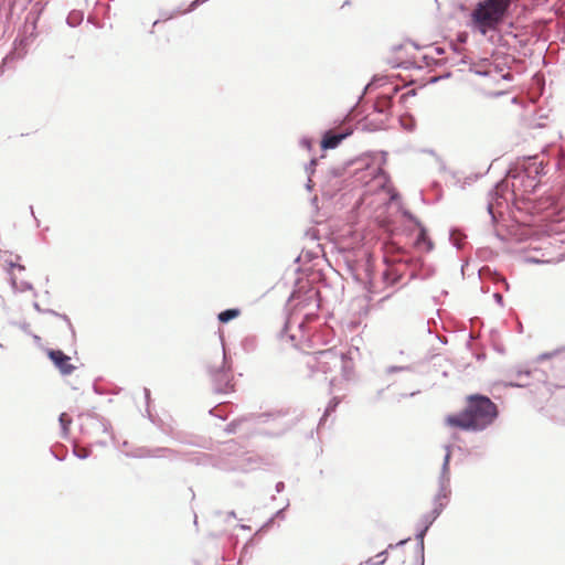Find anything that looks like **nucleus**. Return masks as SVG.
I'll return each mask as SVG.
<instances>
[{
	"instance_id": "f257e3e1",
	"label": "nucleus",
	"mask_w": 565,
	"mask_h": 565,
	"mask_svg": "<svg viewBox=\"0 0 565 565\" xmlns=\"http://www.w3.org/2000/svg\"><path fill=\"white\" fill-rule=\"evenodd\" d=\"M498 406L486 395L468 396L466 408L459 414L448 415L446 423L467 431H482L498 417Z\"/></svg>"
},
{
	"instance_id": "f03ea898",
	"label": "nucleus",
	"mask_w": 565,
	"mask_h": 565,
	"mask_svg": "<svg viewBox=\"0 0 565 565\" xmlns=\"http://www.w3.org/2000/svg\"><path fill=\"white\" fill-rule=\"evenodd\" d=\"M545 173L544 162L537 157H529L511 166L507 177L511 179L509 189L511 188L513 198H524L534 193L540 184V177Z\"/></svg>"
},
{
	"instance_id": "7ed1b4c3",
	"label": "nucleus",
	"mask_w": 565,
	"mask_h": 565,
	"mask_svg": "<svg viewBox=\"0 0 565 565\" xmlns=\"http://www.w3.org/2000/svg\"><path fill=\"white\" fill-rule=\"evenodd\" d=\"M513 0H481L470 13L469 26L482 35L495 31L507 19Z\"/></svg>"
},
{
	"instance_id": "20e7f679",
	"label": "nucleus",
	"mask_w": 565,
	"mask_h": 565,
	"mask_svg": "<svg viewBox=\"0 0 565 565\" xmlns=\"http://www.w3.org/2000/svg\"><path fill=\"white\" fill-rule=\"evenodd\" d=\"M308 365L312 371L329 374L337 369L345 370V353L338 351L335 347L317 351L308 361Z\"/></svg>"
},
{
	"instance_id": "39448f33",
	"label": "nucleus",
	"mask_w": 565,
	"mask_h": 565,
	"mask_svg": "<svg viewBox=\"0 0 565 565\" xmlns=\"http://www.w3.org/2000/svg\"><path fill=\"white\" fill-rule=\"evenodd\" d=\"M38 21L36 15L34 17H25L24 24L22 30L20 31L19 38L14 41L13 51L6 56L3 62H6L10 57L22 58L26 53V47L34 42L38 36Z\"/></svg>"
},
{
	"instance_id": "423d86ee",
	"label": "nucleus",
	"mask_w": 565,
	"mask_h": 565,
	"mask_svg": "<svg viewBox=\"0 0 565 565\" xmlns=\"http://www.w3.org/2000/svg\"><path fill=\"white\" fill-rule=\"evenodd\" d=\"M213 391L216 394H228L234 391L233 373L227 362L226 353L223 351L222 365L210 370Z\"/></svg>"
},
{
	"instance_id": "0eeeda50",
	"label": "nucleus",
	"mask_w": 565,
	"mask_h": 565,
	"mask_svg": "<svg viewBox=\"0 0 565 565\" xmlns=\"http://www.w3.org/2000/svg\"><path fill=\"white\" fill-rule=\"evenodd\" d=\"M509 190V181L508 180H501L497 182L494 188L489 192V200L487 204L488 213L490 214L493 222L497 221V215L494 213V209L498 206H501L503 202L507 201L504 198V194Z\"/></svg>"
},
{
	"instance_id": "6e6552de",
	"label": "nucleus",
	"mask_w": 565,
	"mask_h": 565,
	"mask_svg": "<svg viewBox=\"0 0 565 565\" xmlns=\"http://www.w3.org/2000/svg\"><path fill=\"white\" fill-rule=\"evenodd\" d=\"M354 131L352 126L344 127L340 130H326L321 139V148L323 150L335 149L345 138L350 137Z\"/></svg>"
},
{
	"instance_id": "1a4fd4ad",
	"label": "nucleus",
	"mask_w": 565,
	"mask_h": 565,
	"mask_svg": "<svg viewBox=\"0 0 565 565\" xmlns=\"http://www.w3.org/2000/svg\"><path fill=\"white\" fill-rule=\"evenodd\" d=\"M177 451L174 449L168 447H137L130 451L125 452L126 457L135 458V459H145V458H160L164 455L177 456Z\"/></svg>"
},
{
	"instance_id": "9d476101",
	"label": "nucleus",
	"mask_w": 565,
	"mask_h": 565,
	"mask_svg": "<svg viewBox=\"0 0 565 565\" xmlns=\"http://www.w3.org/2000/svg\"><path fill=\"white\" fill-rule=\"evenodd\" d=\"M406 264L411 267V278L426 280L433 277L436 273V268L431 264L425 263L422 258L411 257L406 260Z\"/></svg>"
},
{
	"instance_id": "9b49d317",
	"label": "nucleus",
	"mask_w": 565,
	"mask_h": 565,
	"mask_svg": "<svg viewBox=\"0 0 565 565\" xmlns=\"http://www.w3.org/2000/svg\"><path fill=\"white\" fill-rule=\"evenodd\" d=\"M47 356L62 375H70L74 372L75 366L71 363V358L62 350L50 349Z\"/></svg>"
},
{
	"instance_id": "f8f14e48",
	"label": "nucleus",
	"mask_w": 565,
	"mask_h": 565,
	"mask_svg": "<svg viewBox=\"0 0 565 565\" xmlns=\"http://www.w3.org/2000/svg\"><path fill=\"white\" fill-rule=\"evenodd\" d=\"M392 99L393 96H381L373 105L374 111L388 118Z\"/></svg>"
},
{
	"instance_id": "ddd939ff",
	"label": "nucleus",
	"mask_w": 565,
	"mask_h": 565,
	"mask_svg": "<svg viewBox=\"0 0 565 565\" xmlns=\"http://www.w3.org/2000/svg\"><path fill=\"white\" fill-rule=\"evenodd\" d=\"M285 416H286L285 412L278 411V412H274V413L258 414L256 416H252L250 418H254L256 420V423H258V424H266V423H269L270 420H274V422L279 420Z\"/></svg>"
},
{
	"instance_id": "4468645a",
	"label": "nucleus",
	"mask_w": 565,
	"mask_h": 565,
	"mask_svg": "<svg viewBox=\"0 0 565 565\" xmlns=\"http://www.w3.org/2000/svg\"><path fill=\"white\" fill-rule=\"evenodd\" d=\"M450 494H451L450 489H445L443 491L441 488H438L437 493L433 498V505L441 504L443 509H445L449 502Z\"/></svg>"
},
{
	"instance_id": "2eb2a0df",
	"label": "nucleus",
	"mask_w": 565,
	"mask_h": 565,
	"mask_svg": "<svg viewBox=\"0 0 565 565\" xmlns=\"http://www.w3.org/2000/svg\"><path fill=\"white\" fill-rule=\"evenodd\" d=\"M417 227L419 228V233H418V236L416 238V245L420 246V245L425 244L426 245V250L430 252L433 249V247H434V244L429 239L425 226L422 224V226H417Z\"/></svg>"
},
{
	"instance_id": "dca6fc26",
	"label": "nucleus",
	"mask_w": 565,
	"mask_h": 565,
	"mask_svg": "<svg viewBox=\"0 0 565 565\" xmlns=\"http://www.w3.org/2000/svg\"><path fill=\"white\" fill-rule=\"evenodd\" d=\"M241 313V310L238 308H230L221 311L217 315V319L222 323H227L232 321L233 319L237 318Z\"/></svg>"
},
{
	"instance_id": "f3484780",
	"label": "nucleus",
	"mask_w": 565,
	"mask_h": 565,
	"mask_svg": "<svg viewBox=\"0 0 565 565\" xmlns=\"http://www.w3.org/2000/svg\"><path fill=\"white\" fill-rule=\"evenodd\" d=\"M433 524L429 523L428 520H424L422 518H419V520L417 521L416 523V534H415V539H422V540H425V536L429 530V527L431 526Z\"/></svg>"
},
{
	"instance_id": "a211bd4d",
	"label": "nucleus",
	"mask_w": 565,
	"mask_h": 565,
	"mask_svg": "<svg viewBox=\"0 0 565 565\" xmlns=\"http://www.w3.org/2000/svg\"><path fill=\"white\" fill-rule=\"evenodd\" d=\"M173 438L181 443V444H186V445H191V446H195V447H202L204 448L205 447V440H203L202 438H193V439H188L185 438L184 436H182L180 433L175 434L173 436Z\"/></svg>"
},
{
	"instance_id": "6ab92c4d",
	"label": "nucleus",
	"mask_w": 565,
	"mask_h": 565,
	"mask_svg": "<svg viewBox=\"0 0 565 565\" xmlns=\"http://www.w3.org/2000/svg\"><path fill=\"white\" fill-rule=\"evenodd\" d=\"M295 425H296V422L285 423L281 426H279V429H277V430H274V431L263 430L262 434L265 436H269V437H280L284 434H286L288 430H290Z\"/></svg>"
},
{
	"instance_id": "aec40b11",
	"label": "nucleus",
	"mask_w": 565,
	"mask_h": 565,
	"mask_svg": "<svg viewBox=\"0 0 565 565\" xmlns=\"http://www.w3.org/2000/svg\"><path fill=\"white\" fill-rule=\"evenodd\" d=\"M84 19V14L82 11L73 10L68 13L66 18V23L71 28H75L82 23Z\"/></svg>"
},
{
	"instance_id": "412c9836",
	"label": "nucleus",
	"mask_w": 565,
	"mask_h": 565,
	"mask_svg": "<svg viewBox=\"0 0 565 565\" xmlns=\"http://www.w3.org/2000/svg\"><path fill=\"white\" fill-rule=\"evenodd\" d=\"M339 403H340V401H339V398H337V397H333V398L329 402L328 406H327V407H326V409H324V413H323L322 417L320 418L319 427H321V426H323V425H324V423H326V420H327V417H328L330 414H332V413L337 409V407H338Z\"/></svg>"
},
{
	"instance_id": "4be33fe9",
	"label": "nucleus",
	"mask_w": 565,
	"mask_h": 565,
	"mask_svg": "<svg viewBox=\"0 0 565 565\" xmlns=\"http://www.w3.org/2000/svg\"><path fill=\"white\" fill-rule=\"evenodd\" d=\"M444 511L441 504L433 505V510L423 514L420 518L424 520H428L429 523L434 524V522L439 518L441 512Z\"/></svg>"
},
{
	"instance_id": "5701e85b",
	"label": "nucleus",
	"mask_w": 565,
	"mask_h": 565,
	"mask_svg": "<svg viewBox=\"0 0 565 565\" xmlns=\"http://www.w3.org/2000/svg\"><path fill=\"white\" fill-rule=\"evenodd\" d=\"M438 488L450 489V471L449 469H441L438 477Z\"/></svg>"
},
{
	"instance_id": "b1692460",
	"label": "nucleus",
	"mask_w": 565,
	"mask_h": 565,
	"mask_svg": "<svg viewBox=\"0 0 565 565\" xmlns=\"http://www.w3.org/2000/svg\"><path fill=\"white\" fill-rule=\"evenodd\" d=\"M58 422H60L61 429H62V437L65 438L68 435V427L72 424V418L68 417V415L66 413H62L58 416Z\"/></svg>"
},
{
	"instance_id": "393cba45",
	"label": "nucleus",
	"mask_w": 565,
	"mask_h": 565,
	"mask_svg": "<svg viewBox=\"0 0 565 565\" xmlns=\"http://www.w3.org/2000/svg\"><path fill=\"white\" fill-rule=\"evenodd\" d=\"M225 408H227V405L224 402H221L218 405L210 409V414L217 418L226 419L227 413L225 412Z\"/></svg>"
},
{
	"instance_id": "a878e982",
	"label": "nucleus",
	"mask_w": 565,
	"mask_h": 565,
	"mask_svg": "<svg viewBox=\"0 0 565 565\" xmlns=\"http://www.w3.org/2000/svg\"><path fill=\"white\" fill-rule=\"evenodd\" d=\"M249 419L250 418H248V417H242V418L235 419L226 426L225 431L227 434H235L238 430V427L242 426L244 423H246Z\"/></svg>"
},
{
	"instance_id": "bb28decb",
	"label": "nucleus",
	"mask_w": 565,
	"mask_h": 565,
	"mask_svg": "<svg viewBox=\"0 0 565 565\" xmlns=\"http://www.w3.org/2000/svg\"><path fill=\"white\" fill-rule=\"evenodd\" d=\"M43 313H49V315H52V316H54V317H58V318H61L62 320H64V321L66 322L67 328L70 329V331L72 332V334H73V335L75 334L74 327H73V324H72V322H71V320H70V318H68L66 315H64V313H58V312H56V311H55V310H53V309H44V312H43Z\"/></svg>"
},
{
	"instance_id": "cd10ccee",
	"label": "nucleus",
	"mask_w": 565,
	"mask_h": 565,
	"mask_svg": "<svg viewBox=\"0 0 565 565\" xmlns=\"http://www.w3.org/2000/svg\"><path fill=\"white\" fill-rule=\"evenodd\" d=\"M387 558V550L380 552L375 557L369 558L365 563L367 565H383Z\"/></svg>"
},
{
	"instance_id": "c85d7f7f",
	"label": "nucleus",
	"mask_w": 565,
	"mask_h": 565,
	"mask_svg": "<svg viewBox=\"0 0 565 565\" xmlns=\"http://www.w3.org/2000/svg\"><path fill=\"white\" fill-rule=\"evenodd\" d=\"M44 9V4L41 1H36L33 3L31 10L28 12L26 17L36 15V21H39L40 15Z\"/></svg>"
},
{
	"instance_id": "c756f323",
	"label": "nucleus",
	"mask_w": 565,
	"mask_h": 565,
	"mask_svg": "<svg viewBox=\"0 0 565 565\" xmlns=\"http://www.w3.org/2000/svg\"><path fill=\"white\" fill-rule=\"evenodd\" d=\"M386 81L385 77H376L374 76L373 79L364 87L362 95L360 96L359 100H361L364 96V94L371 89L373 86H380Z\"/></svg>"
},
{
	"instance_id": "7c9ffc66",
	"label": "nucleus",
	"mask_w": 565,
	"mask_h": 565,
	"mask_svg": "<svg viewBox=\"0 0 565 565\" xmlns=\"http://www.w3.org/2000/svg\"><path fill=\"white\" fill-rule=\"evenodd\" d=\"M383 279L390 282L391 285H394L399 280V277L397 275H393L391 270H385L383 273Z\"/></svg>"
},
{
	"instance_id": "2f4dec72",
	"label": "nucleus",
	"mask_w": 565,
	"mask_h": 565,
	"mask_svg": "<svg viewBox=\"0 0 565 565\" xmlns=\"http://www.w3.org/2000/svg\"><path fill=\"white\" fill-rule=\"evenodd\" d=\"M403 216L414 223L416 226H422V222L409 211H404Z\"/></svg>"
},
{
	"instance_id": "473e14b6",
	"label": "nucleus",
	"mask_w": 565,
	"mask_h": 565,
	"mask_svg": "<svg viewBox=\"0 0 565 565\" xmlns=\"http://www.w3.org/2000/svg\"><path fill=\"white\" fill-rule=\"evenodd\" d=\"M446 455L444 457L441 469H449V462L451 458L450 446H446Z\"/></svg>"
},
{
	"instance_id": "72a5a7b5",
	"label": "nucleus",
	"mask_w": 565,
	"mask_h": 565,
	"mask_svg": "<svg viewBox=\"0 0 565 565\" xmlns=\"http://www.w3.org/2000/svg\"><path fill=\"white\" fill-rule=\"evenodd\" d=\"M299 145H300V147H302L307 150H311L313 141H312V139H310L308 137H302L299 141Z\"/></svg>"
},
{
	"instance_id": "f704fd0d",
	"label": "nucleus",
	"mask_w": 565,
	"mask_h": 565,
	"mask_svg": "<svg viewBox=\"0 0 565 565\" xmlns=\"http://www.w3.org/2000/svg\"><path fill=\"white\" fill-rule=\"evenodd\" d=\"M73 452L78 459H86L90 454V451L87 449H78V448H75Z\"/></svg>"
},
{
	"instance_id": "c9c22d12",
	"label": "nucleus",
	"mask_w": 565,
	"mask_h": 565,
	"mask_svg": "<svg viewBox=\"0 0 565 565\" xmlns=\"http://www.w3.org/2000/svg\"><path fill=\"white\" fill-rule=\"evenodd\" d=\"M365 127L370 130H379V129H382L384 127V120H381L380 122L377 124H373L372 121H367L365 124Z\"/></svg>"
},
{
	"instance_id": "e433bc0d",
	"label": "nucleus",
	"mask_w": 565,
	"mask_h": 565,
	"mask_svg": "<svg viewBox=\"0 0 565 565\" xmlns=\"http://www.w3.org/2000/svg\"><path fill=\"white\" fill-rule=\"evenodd\" d=\"M416 540V554H425V542L422 539Z\"/></svg>"
},
{
	"instance_id": "4c0bfd02",
	"label": "nucleus",
	"mask_w": 565,
	"mask_h": 565,
	"mask_svg": "<svg viewBox=\"0 0 565 565\" xmlns=\"http://www.w3.org/2000/svg\"><path fill=\"white\" fill-rule=\"evenodd\" d=\"M406 370H409V366H396V365H391L386 369V373L387 374H392V373H395V372H401V371H406Z\"/></svg>"
},
{
	"instance_id": "58836bf2",
	"label": "nucleus",
	"mask_w": 565,
	"mask_h": 565,
	"mask_svg": "<svg viewBox=\"0 0 565 565\" xmlns=\"http://www.w3.org/2000/svg\"><path fill=\"white\" fill-rule=\"evenodd\" d=\"M318 160L312 158L309 164L306 167V172L308 175H311L315 172V167L317 166Z\"/></svg>"
},
{
	"instance_id": "ea45409f",
	"label": "nucleus",
	"mask_w": 565,
	"mask_h": 565,
	"mask_svg": "<svg viewBox=\"0 0 565 565\" xmlns=\"http://www.w3.org/2000/svg\"><path fill=\"white\" fill-rule=\"evenodd\" d=\"M352 366H351V359H349L347 355H345V370H341L342 371V374L345 379H349V373L351 371Z\"/></svg>"
},
{
	"instance_id": "a19ab883",
	"label": "nucleus",
	"mask_w": 565,
	"mask_h": 565,
	"mask_svg": "<svg viewBox=\"0 0 565 565\" xmlns=\"http://www.w3.org/2000/svg\"><path fill=\"white\" fill-rule=\"evenodd\" d=\"M143 394H145V398H146V402H147V414H148L149 419L152 420L151 414H150V411H149L150 390L145 387L143 388Z\"/></svg>"
},
{
	"instance_id": "79ce46f5",
	"label": "nucleus",
	"mask_w": 565,
	"mask_h": 565,
	"mask_svg": "<svg viewBox=\"0 0 565 565\" xmlns=\"http://www.w3.org/2000/svg\"><path fill=\"white\" fill-rule=\"evenodd\" d=\"M288 328H289V322L287 321V322L285 323L284 329L280 331V334H279V335H280V338H281V339H284L285 337H288V339H289L290 341H294L295 337H294L292 334H287Z\"/></svg>"
},
{
	"instance_id": "37998d69",
	"label": "nucleus",
	"mask_w": 565,
	"mask_h": 565,
	"mask_svg": "<svg viewBox=\"0 0 565 565\" xmlns=\"http://www.w3.org/2000/svg\"><path fill=\"white\" fill-rule=\"evenodd\" d=\"M288 507H289V502H287V504H286L282 509L278 510V511H277L273 516H274L275 519H281V520H284V519H285V511H286V509H287Z\"/></svg>"
},
{
	"instance_id": "c03bdc74",
	"label": "nucleus",
	"mask_w": 565,
	"mask_h": 565,
	"mask_svg": "<svg viewBox=\"0 0 565 565\" xmlns=\"http://www.w3.org/2000/svg\"><path fill=\"white\" fill-rule=\"evenodd\" d=\"M532 373H539V370H536V369L534 371H531V370H520V371H518L516 376L521 379L524 375L525 376H530Z\"/></svg>"
},
{
	"instance_id": "a18cd8bd",
	"label": "nucleus",
	"mask_w": 565,
	"mask_h": 565,
	"mask_svg": "<svg viewBox=\"0 0 565 565\" xmlns=\"http://www.w3.org/2000/svg\"><path fill=\"white\" fill-rule=\"evenodd\" d=\"M555 354V352H552V353H542L537 356V361H544V360H547L550 358H552L553 355Z\"/></svg>"
},
{
	"instance_id": "49530a36",
	"label": "nucleus",
	"mask_w": 565,
	"mask_h": 565,
	"mask_svg": "<svg viewBox=\"0 0 565 565\" xmlns=\"http://www.w3.org/2000/svg\"><path fill=\"white\" fill-rule=\"evenodd\" d=\"M493 298H494L497 303H499L500 306H503V297H502L501 294L494 292L493 294Z\"/></svg>"
},
{
	"instance_id": "de8ad7c7",
	"label": "nucleus",
	"mask_w": 565,
	"mask_h": 565,
	"mask_svg": "<svg viewBox=\"0 0 565 565\" xmlns=\"http://www.w3.org/2000/svg\"><path fill=\"white\" fill-rule=\"evenodd\" d=\"M416 564L424 565L425 564V554H416Z\"/></svg>"
},
{
	"instance_id": "09e8293b",
	"label": "nucleus",
	"mask_w": 565,
	"mask_h": 565,
	"mask_svg": "<svg viewBox=\"0 0 565 565\" xmlns=\"http://www.w3.org/2000/svg\"><path fill=\"white\" fill-rule=\"evenodd\" d=\"M285 489V483L282 481H278L275 486V490L277 493L282 492Z\"/></svg>"
},
{
	"instance_id": "8fccbe9b",
	"label": "nucleus",
	"mask_w": 565,
	"mask_h": 565,
	"mask_svg": "<svg viewBox=\"0 0 565 565\" xmlns=\"http://www.w3.org/2000/svg\"><path fill=\"white\" fill-rule=\"evenodd\" d=\"M419 393H420V391H419V390H417V391L412 392L411 394H401V395H399V397H398V401H401L402 398H406V397H408V396H409V397H413V396H415V395H417V394H419Z\"/></svg>"
},
{
	"instance_id": "3c124183",
	"label": "nucleus",
	"mask_w": 565,
	"mask_h": 565,
	"mask_svg": "<svg viewBox=\"0 0 565 565\" xmlns=\"http://www.w3.org/2000/svg\"><path fill=\"white\" fill-rule=\"evenodd\" d=\"M9 267L10 268H18L19 270H24V266L23 265H20L18 263H13V262L9 263Z\"/></svg>"
},
{
	"instance_id": "603ef678",
	"label": "nucleus",
	"mask_w": 565,
	"mask_h": 565,
	"mask_svg": "<svg viewBox=\"0 0 565 565\" xmlns=\"http://www.w3.org/2000/svg\"><path fill=\"white\" fill-rule=\"evenodd\" d=\"M356 106H354L350 111L349 114H347V116L344 117L343 119V122H350L352 120V113L354 111Z\"/></svg>"
},
{
	"instance_id": "864d4df0",
	"label": "nucleus",
	"mask_w": 565,
	"mask_h": 565,
	"mask_svg": "<svg viewBox=\"0 0 565 565\" xmlns=\"http://www.w3.org/2000/svg\"><path fill=\"white\" fill-rule=\"evenodd\" d=\"M408 541H409V537H408V539H405V540L399 541V542H398L397 544H395V545H394V544H390V545H388V548H394L395 546H402V545L406 544Z\"/></svg>"
},
{
	"instance_id": "5fc2aeb1",
	"label": "nucleus",
	"mask_w": 565,
	"mask_h": 565,
	"mask_svg": "<svg viewBox=\"0 0 565 565\" xmlns=\"http://www.w3.org/2000/svg\"><path fill=\"white\" fill-rule=\"evenodd\" d=\"M454 234H455V230H451V231H450V239L452 241L454 246H455L456 248H460V244H459L457 241H455V239H454Z\"/></svg>"
},
{
	"instance_id": "6e6d98bb",
	"label": "nucleus",
	"mask_w": 565,
	"mask_h": 565,
	"mask_svg": "<svg viewBox=\"0 0 565 565\" xmlns=\"http://www.w3.org/2000/svg\"><path fill=\"white\" fill-rule=\"evenodd\" d=\"M529 383L527 382H520V383H510L509 385L510 386H514V387H524L526 386Z\"/></svg>"
},
{
	"instance_id": "4d7b16f0",
	"label": "nucleus",
	"mask_w": 565,
	"mask_h": 565,
	"mask_svg": "<svg viewBox=\"0 0 565 565\" xmlns=\"http://www.w3.org/2000/svg\"><path fill=\"white\" fill-rule=\"evenodd\" d=\"M33 308L40 313L44 312V309L38 302H33Z\"/></svg>"
},
{
	"instance_id": "13d9d810",
	"label": "nucleus",
	"mask_w": 565,
	"mask_h": 565,
	"mask_svg": "<svg viewBox=\"0 0 565 565\" xmlns=\"http://www.w3.org/2000/svg\"><path fill=\"white\" fill-rule=\"evenodd\" d=\"M275 518L271 516L264 525L263 529L269 527L274 523Z\"/></svg>"
},
{
	"instance_id": "bf43d9fd",
	"label": "nucleus",
	"mask_w": 565,
	"mask_h": 565,
	"mask_svg": "<svg viewBox=\"0 0 565 565\" xmlns=\"http://www.w3.org/2000/svg\"><path fill=\"white\" fill-rule=\"evenodd\" d=\"M253 345V339H245L244 340V348L247 349V347Z\"/></svg>"
},
{
	"instance_id": "052dcab7",
	"label": "nucleus",
	"mask_w": 565,
	"mask_h": 565,
	"mask_svg": "<svg viewBox=\"0 0 565 565\" xmlns=\"http://www.w3.org/2000/svg\"><path fill=\"white\" fill-rule=\"evenodd\" d=\"M22 286H23V289H25V290H32L33 289V286L30 282H23Z\"/></svg>"
},
{
	"instance_id": "680f3d73",
	"label": "nucleus",
	"mask_w": 565,
	"mask_h": 565,
	"mask_svg": "<svg viewBox=\"0 0 565 565\" xmlns=\"http://www.w3.org/2000/svg\"><path fill=\"white\" fill-rule=\"evenodd\" d=\"M30 212H31V215L34 217L36 225L39 226L40 222H39V220L36 218L35 214H34V210H33L32 205L30 206Z\"/></svg>"
},
{
	"instance_id": "e2e57ef3",
	"label": "nucleus",
	"mask_w": 565,
	"mask_h": 565,
	"mask_svg": "<svg viewBox=\"0 0 565 565\" xmlns=\"http://www.w3.org/2000/svg\"><path fill=\"white\" fill-rule=\"evenodd\" d=\"M306 188H307L309 191H310V190H311V188H312V181H311V179H310V175H308V182H307V184H306Z\"/></svg>"
},
{
	"instance_id": "0e129e2a",
	"label": "nucleus",
	"mask_w": 565,
	"mask_h": 565,
	"mask_svg": "<svg viewBox=\"0 0 565 565\" xmlns=\"http://www.w3.org/2000/svg\"><path fill=\"white\" fill-rule=\"evenodd\" d=\"M499 280L502 281L505 285L507 289H509V284H508V281H507V279L504 277L499 275Z\"/></svg>"
},
{
	"instance_id": "69168bd1",
	"label": "nucleus",
	"mask_w": 565,
	"mask_h": 565,
	"mask_svg": "<svg viewBox=\"0 0 565 565\" xmlns=\"http://www.w3.org/2000/svg\"><path fill=\"white\" fill-rule=\"evenodd\" d=\"M93 388L96 394H103V391L97 385H94Z\"/></svg>"
},
{
	"instance_id": "338daca9",
	"label": "nucleus",
	"mask_w": 565,
	"mask_h": 565,
	"mask_svg": "<svg viewBox=\"0 0 565 565\" xmlns=\"http://www.w3.org/2000/svg\"><path fill=\"white\" fill-rule=\"evenodd\" d=\"M436 52H437L438 54H443L445 51H444V49L437 47V49H436Z\"/></svg>"
},
{
	"instance_id": "774afa93",
	"label": "nucleus",
	"mask_w": 565,
	"mask_h": 565,
	"mask_svg": "<svg viewBox=\"0 0 565 565\" xmlns=\"http://www.w3.org/2000/svg\"><path fill=\"white\" fill-rule=\"evenodd\" d=\"M228 516H231V518H235V516H236V514H235V512H234V511H231V512H228Z\"/></svg>"
}]
</instances>
